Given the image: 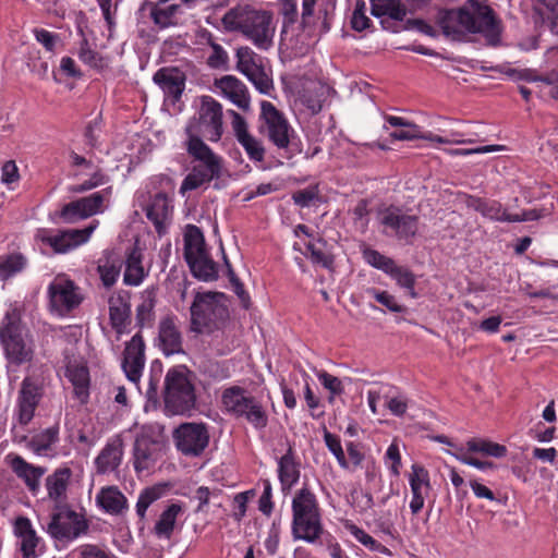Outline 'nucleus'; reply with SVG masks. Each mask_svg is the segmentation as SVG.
Returning <instances> with one entry per match:
<instances>
[{
    "instance_id": "f257e3e1",
    "label": "nucleus",
    "mask_w": 558,
    "mask_h": 558,
    "mask_svg": "<svg viewBox=\"0 0 558 558\" xmlns=\"http://www.w3.org/2000/svg\"><path fill=\"white\" fill-rule=\"evenodd\" d=\"M437 22L442 34L454 41H466L474 34L483 35L492 46L500 41L501 22L487 0H468L457 9L442 10Z\"/></svg>"
},
{
    "instance_id": "f03ea898",
    "label": "nucleus",
    "mask_w": 558,
    "mask_h": 558,
    "mask_svg": "<svg viewBox=\"0 0 558 558\" xmlns=\"http://www.w3.org/2000/svg\"><path fill=\"white\" fill-rule=\"evenodd\" d=\"M221 23L226 31L241 34L259 50L274 45L276 27L269 11L236 5L225 13Z\"/></svg>"
},
{
    "instance_id": "7ed1b4c3",
    "label": "nucleus",
    "mask_w": 558,
    "mask_h": 558,
    "mask_svg": "<svg viewBox=\"0 0 558 558\" xmlns=\"http://www.w3.org/2000/svg\"><path fill=\"white\" fill-rule=\"evenodd\" d=\"M185 149L192 157V168L183 179L180 193L184 195L202 186H207L213 180L222 175L223 160L204 141L185 144Z\"/></svg>"
},
{
    "instance_id": "20e7f679",
    "label": "nucleus",
    "mask_w": 558,
    "mask_h": 558,
    "mask_svg": "<svg viewBox=\"0 0 558 558\" xmlns=\"http://www.w3.org/2000/svg\"><path fill=\"white\" fill-rule=\"evenodd\" d=\"M194 374L185 365L171 367L165 377L163 401L172 414H185L196 405Z\"/></svg>"
},
{
    "instance_id": "39448f33",
    "label": "nucleus",
    "mask_w": 558,
    "mask_h": 558,
    "mask_svg": "<svg viewBox=\"0 0 558 558\" xmlns=\"http://www.w3.org/2000/svg\"><path fill=\"white\" fill-rule=\"evenodd\" d=\"M0 340L10 364L21 366L32 362L34 357V342L27 332H24L20 315L16 311L5 314L0 326Z\"/></svg>"
},
{
    "instance_id": "423d86ee",
    "label": "nucleus",
    "mask_w": 558,
    "mask_h": 558,
    "mask_svg": "<svg viewBox=\"0 0 558 558\" xmlns=\"http://www.w3.org/2000/svg\"><path fill=\"white\" fill-rule=\"evenodd\" d=\"M185 144L206 138L210 142L220 141L223 134L222 107L211 96H202L197 116L185 126Z\"/></svg>"
},
{
    "instance_id": "0eeeda50",
    "label": "nucleus",
    "mask_w": 558,
    "mask_h": 558,
    "mask_svg": "<svg viewBox=\"0 0 558 558\" xmlns=\"http://www.w3.org/2000/svg\"><path fill=\"white\" fill-rule=\"evenodd\" d=\"M220 292H197L190 307L191 329L194 332H211L219 329L229 316L228 307L221 303Z\"/></svg>"
},
{
    "instance_id": "6e6552de",
    "label": "nucleus",
    "mask_w": 558,
    "mask_h": 558,
    "mask_svg": "<svg viewBox=\"0 0 558 558\" xmlns=\"http://www.w3.org/2000/svg\"><path fill=\"white\" fill-rule=\"evenodd\" d=\"M221 402L230 415L244 418L256 429H264L268 425V414L262 402L240 386L225 389Z\"/></svg>"
},
{
    "instance_id": "1a4fd4ad",
    "label": "nucleus",
    "mask_w": 558,
    "mask_h": 558,
    "mask_svg": "<svg viewBox=\"0 0 558 558\" xmlns=\"http://www.w3.org/2000/svg\"><path fill=\"white\" fill-rule=\"evenodd\" d=\"M236 69L247 77L255 88L265 95L274 90L271 70L264 64V58L252 48L242 46L236 49Z\"/></svg>"
},
{
    "instance_id": "9d476101",
    "label": "nucleus",
    "mask_w": 558,
    "mask_h": 558,
    "mask_svg": "<svg viewBox=\"0 0 558 558\" xmlns=\"http://www.w3.org/2000/svg\"><path fill=\"white\" fill-rule=\"evenodd\" d=\"M383 233L399 241L411 243L418 230V217L405 213L401 207L389 206L379 213Z\"/></svg>"
},
{
    "instance_id": "9b49d317",
    "label": "nucleus",
    "mask_w": 558,
    "mask_h": 558,
    "mask_svg": "<svg viewBox=\"0 0 558 558\" xmlns=\"http://www.w3.org/2000/svg\"><path fill=\"white\" fill-rule=\"evenodd\" d=\"M259 119L263 121L260 132H264L269 140L278 149L287 150L290 146V140L294 131L284 118L283 113L280 112L270 101H262L260 104V116Z\"/></svg>"
},
{
    "instance_id": "f8f14e48",
    "label": "nucleus",
    "mask_w": 558,
    "mask_h": 558,
    "mask_svg": "<svg viewBox=\"0 0 558 558\" xmlns=\"http://www.w3.org/2000/svg\"><path fill=\"white\" fill-rule=\"evenodd\" d=\"M56 510L47 526V532L52 538L70 542L87 532L88 523L83 515L63 506Z\"/></svg>"
},
{
    "instance_id": "ddd939ff",
    "label": "nucleus",
    "mask_w": 558,
    "mask_h": 558,
    "mask_svg": "<svg viewBox=\"0 0 558 558\" xmlns=\"http://www.w3.org/2000/svg\"><path fill=\"white\" fill-rule=\"evenodd\" d=\"M173 439L182 454L198 457L209 444V432L205 423H183L174 429Z\"/></svg>"
},
{
    "instance_id": "4468645a",
    "label": "nucleus",
    "mask_w": 558,
    "mask_h": 558,
    "mask_svg": "<svg viewBox=\"0 0 558 558\" xmlns=\"http://www.w3.org/2000/svg\"><path fill=\"white\" fill-rule=\"evenodd\" d=\"M48 296L51 311L61 316L69 314L83 301L74 281L61 276L50 282Z\"/></svg>"
},
{
    "instance_id": "2eb2a0df",
    "label": "nucleus",
    "mask_w": 558,
    "mask_h": 558,
    "mask_svg": "<svg viewBox=\"0 0 558 558\" xmlns=\"http://www.w3.org/2000/svg\"><path fill=\"white\" fill-rule=\"evenodd\" d=\"M465 205L468 208L478 211L482 216L496 221L521 222L539 218L535 209L523 210L521 214H507L499 202L473 195L465 196Z\"/></svg>"
},
{
    "instance_id": "dca6fc26",
    "label": "nucleus",
    "mask_w": 558,
    "mask_h": 558,
    "mask_svg": "<svg viewBox=\"0 0 558 558\" xmlns=\"http://www.w3.org/2000/svg\"><path fill=\"white\" fill-rule=\"evenodd\" d=\"M43 397V384L37 378L26 376L21 383L16 399V416L21 425L31 423Z\"/></svg>"
},
{
    "instance_id": "f3484780",
    "label": "nucleus",
    "mask_w": 558,
    "mask_h": 558,
    "mask_svg": "<svg viewBox=\"0 0 558 558\" xmlns=\"http://www.w3.org/2000/svg\"><path fill=\"white\" fill-rule=\"evenodd\" d=\"M163 442L149 430L143 429L135 438L133 446L134 469L137 473L147 471L160 458Z\"/></svg>"
},
{
    "instance_id": "a211bd4d",
    "label": "nucleus",
    "mask_w": 558,
    "mask_h": 558,
    "mask_svg": "<svg viewBox=\"0 0 558 558\" xmlns=\"http://www.w3.org/2000/svg\"><path fill=\"white\" fill-rule=\"evenodd\" d=\"M97 221H94L84 229H69L60 231L57 234L45 236L43 242L51 246L53 252L57 254L68 253L86 243L97 228Z\"/></svg>"
},
{
    "instance_id": "6ab92c4d",
    "label": "nucleus",
    "mask_w": 558,
    "mask_h": 558,
    "mask_svg": "<svg viewBox=\"0 0 558 558\" xmlns=\"http://www.w3.org/2000/svg\"><path fill=\"white\" fill-rule=\"evenodd\" d=\"M5 460L12 472L23 481L27 489L36 496L40 489V478L46 474L47 468L34 465L19 454L10 453Z\"/></svg>"
},
{
    "instance_id": "aec40b11",
    "label": "nucleus",
    "mask_w": 558,
    "mask_h": 558,
    "mask_svg": "<svg viewBox=\"0 0 558 558\" xmlns=\"http://www.w3.org/2000/svg\"><path fill=\"white\" fill-rule=\"evenodd\" d=\"M145 365V343L140 332L126 343L123 352L122 367L126 377L137 383Z\"/></svg>"
},
{
    "instance_id": "412c9836",
    "label": "nucleus",
    "mask_w": 558,
    "mask_h": 558,
    "mask_svg": "<svg viewBox=\"0 0 558 558\" xmlns=\"http://www.w3.org/2000/svg\"><path fill=\"white\" fill-rule=\"evenodd\" d=\"M286 452L277 460L278 478L282 490L291 489L300 480L301 462L296 457L294 445L286 438Z\"/></svg>"
},
{
    "instance_id": "4be33fe9",
    "label": "nucleus",
    "mask_w": 558,
    "mask_h": 558,
    "mask_svg": "<svg viewBox=\"0 0 558 558\" xmlns=\"http://www.w3.org/2000/svg\"><path fill=\"white\" fill-rule=\"evenodd\" d=\"M147 219L154 225L158 234L166 230L167 222L173 213L172 199L165 192L155 194L145 208Z\"/></svg>"
},
{
    "instance_id": "5701e85b",
    "label": "nucleus",
    "mask_w": 558,
    "mask_h": 558,
    "mask_svg": "<svg viewBox=\"0 0 558 558\" xmlns=\"http://www.w3.org/2000/svg\"><path fill=\"white\" fill-rule=\"evenodd\" d=\"M153 81L158 85L167 97L178 101L185 87V75L178 68H161L153 76Z\"/></svg>"
},
{
    "instance_id": "b1692460",
    "label": "nucleus",
    "mask_w": 558,
    "mask_h": 558,
    "mask_svg": "<svg viewBox=\"0 0 558 558\" xmlns=\"http://www.w3.org/2000/svg\"><path fill=\"white\" fill-rule=\"evenodd\" d=\"M72 476L70 468H59L45 480L48 498L54 502V509H59L66 500V490Z\"/></svg>"
},
{
    "instance_id": "393cba45",
    "label": "nucleus",
    "mask_w": 558,
    "mask_h": 558,
    "mask_svg": "<svg viewBox=\"0 0 558 558\" xmlns=\"http://www.w3.org/2000/svg\"><path fill=\"white\" fill-rule=\"evenodd\" d=\"M123 457V440L118 435L109 439L95 459L98 473L105 474L119 468Z\"/></svg>"
},
{
    "instance_id": "a878e982",
    "label": "nucleus",
    "mask_w": 558,
    "mask_h": 558,
    "mask_svg": "<svg viewBox=\"0 0 558 558\" xmlns=\"http://www.w3.org/2000/svg\"><path fill=\"white\" fill-rule=\"evenodd\" d=\"M158 339L159 347L165 355L169 356L183 352L182 335L173 317L167 316L160 320Z\"/></svg>"
},
{
    "instance_id": "bb28decb",
    "label": "nucleus",
    "mask_w": 558,
    "mask_h": 558,
    "mask_svg": "<svg viewBox=\"0 0 558 558\" xmlns=\"http://www.w3.org/2000/svg\"><path fill=\"white\" fill-rule=\"evenodd\" d=\"M291 530L294 539H301L306 543L314 544L324 534L322 515L314 514L311 517L292 519Z\"/></svg>"
},
{
    "instance_id": "cd10ccee",
    "label": "nucleus",
    "mask_w": 558,
    "mask_h": 558,
    "mask_svg": "<svg viewBox=\"0 0 558 558\" xmlns=\"http://www.w3.org/2000/svg\"><path fill=\"white\" fill-rule=\"evenodd\" d=\"M216 87L242 110L250 108L248 90L243 82L232 75H225L216 80Z\"/></svg>"
},
{
    "instance_id": "c85d7f7f",
    "label": "nucleus",
    "mask_w": 558,
    "mask_h": 558,
    "mask_svg": "<svg viewBox=\"0 0 558 558\" xmlns=\"http://www.w3.org/2000/svg\"><path fill=\"white\" fill-rule=\"evenodd\" d=\"M65 377L74 387V395L82 404L89 398V371L83 363H76L69 360L65 364Z\"/></svg>"
},
{
    "instance_id": "c756f323",
    "label": "nucleus",
    "mask_w": 558,
    "mask_h": 558,
    "mask_svg": "<svg viewBox=\"0 0 558 558\" xmlns=\"http://www.w3.org/2000/svg\"><path fill=\"white\" fill-rule=\"evenodd\" d=\"M124 264L122 257L111 250H106L98 260L97 271L106 288H111L118 280Z\"/></svg>"
},
{
    "instance_id": "7c9ffc66",
    "label": "nucleus",
    "mask_w": 558,
    "mask_h": 558,
    "mask_svg": "<svg viewBox=\"0 0 558 558\" xmlns=\"http://www.w3.org/2000/svg\"><path fill=\"white\" fill-rule=\"evenodd\" d=\"M14 533L21 538V551L24 558H36V547L39 537L33 529L32 522L26 517H19L14 522Z\"/></svg>"
},
{
    "instance_id": "2f4dec72",
    "label": "nucleus",
    "mask_w": 558,
    "mask_h": 558,
    "mask_svg": "<svg viewBox=\"0 0 558 558\" xmlns=\"http://www.w3.org/2000/svg\"><path fill=\"white\" fill-rule=\"evenodd\" d=\"M60 427L54 424L35 434L28 441L27 448L37 456H54V446L60 440Z\"/></svg>"
},
{
    "instance_id": "473e14b6",
    "label": "nucleus",
    "mask_w": 558,
    "mask_h": 558,
    "mask_svg": "<svg viewBox=\"0 0 558 558\" xmlns=\"http://www.w3.org/2000/svg\"><path fill=\"white\" fill-rule=\"evenodd\" d=\"M109 319L111 327L119 333L123 331L131 316L129 296L121 292L109 298Z\"/></svg>"
},
{
    "instance_id": "72a5a7b5",
    "label": "nucleus",
    "mask_w": 558,
    "mask_h": 558,
    "mask_svg": "<svg viewBox=\"0 0 558 558\" xmlns=\"http://www.w3.org/2000/svg\"><path fill=\"white\" fill-rule=\"evenodd\" d=\"M182 513V506L179 504H170L159 515L156 521L153 533L158 539H171L177 526L179 514Z\"/></svg>"
},
{
    "instance_id": "f704fd0d",
    "label": "nucleus",
    "mask_w": 558,
    "mask_h": 558,
    "mask_svg": "<svg viewBox=\"0 0 558 558\" xmlns=\"http://www.w3.org/2000/svg\"><path fill=\"white\" fill-rule=\"evenodd\" d=\"M314 514H320L317 498L307 487H303L292 499V519Z\"/></svg>"
},
{
    "instance_id": "c9c22d12",
    "label": "nucleus",
    "mask_w": 558,
    "mask_h": 558,
    "mask_svg": "<svg viewBox=\"0 0 558 558\" xmlns=\"http://www.w3.org/2000/svg\"><path fill=\"white\" fill-rule=\"evenodd\" d=\"M183 241L185 262L207 253L204 234L197 226L187 225Z\"/></svg>"
},
{
    "instance_id": "e433bc0d",
    "label": "nucleus",
    "mask_w": 558,
    "mask_h": 558,
    "mask_svg": "<svg viewBox=\"0 0 558 558\" xmlns=\"http://www.w3.org/2000/svg\"><path fill=\"white\" fill-rule=\"evenodd\" d=\"M147 272L142 265V253L137 248H133L125 260V270L123 275V282L126 286H140Z\"/></svg>"
},
{
    "instance_id": "4c0bfd02",
    "label": "nucleus",
    "mask_w": 558,
    "mask_h": 558,
    "mask_svg": "<svg viewBox=\"0 0 558 558\" xmlns=\"http://www.w3.org/2000/svg\"><path fill=\"white\" fill-rule=\"evenodd\" d=\"M97 505L106 512L119 514L126 508L125 496L116 487L102 488L96 497Z\"/></svg>"
},
{
    "instance_id": "58836bf2",
    "label": "nucleus",
    "mask_w": 558,
    "mask_h": 558,
    "mask_svg": "<svg viewBox=\"0 0 558 558\" xmlns=\"http://www.w3.org/2000/svg\"><path fill=\"white\" fill-rule=\"evenodd\" d=\"M192 275L202 281H213L218 278L217 264L210 258L208 252L186 262Z\"/></svg>"
},
{
    "instance_id": "ea45409f",
    "label": "nucleus",
    "mask_w": 558,
    "mask_h": 558,
    "mask_svg": "<svg viewBox=\"0 0 558 558\" xmlns=\"http://www.w3.org/2000/svg\"><path fill=\"white\" fill-rule=\"evenodd\" d=\"M27 266V258L20 252L0 255V280L8 281L21 274Z\"/></svg>"
},
{
    "instance_id": "a19ab883",
    "label": "nucleus",
    "mask_w": 558,
    "mask_h": 558,
    "mask_svg": "<svg viewBox=\"0 0 558 558\" xmlns=\"http://www.w3.org/2000/svg\"><path fill=\"white\" fill-rule=\"evenodd\" d=\"M393 280H396L397 284L407 290V293L412 298H417V293L415 292V283L416 278L415 275L407 267L398 266L396 263L387 272Z\"/></svg>"
},
{
    "instance_id": "79ce46f5",
    "label": "nucleus",
    "mask_w": 558,
    "mask_h": 558,
    "mask_svg": "<svg viewBox=\"0 0 558 558\" xmlns=\"http://www.w3.org/2000/svg\"><path fill=\"white\" fill-rule=\"evenodd\" d=\"M111 191H112V187L108 186V187L104 189L102 191L95 192L88 196L80 198L78 201H80L81 207L84 211V215H86V217L88 218L98 213H101L104 203L111 195Z\"/></svg>"
},
{
    "instance_id": "37998d69",
    "label": "nucleus",
    "mask_w": 558,
    "mask_h": 558,
    "mask_svg": "<svg viewBox=\"0 0 558 558\" xmlns=\"http://www.w3.org/2000/svg\"><path fill=\"white\" fill-rule=\"evenodd\" d=\"M179 9L180 5L178 4L166 5V1H160L157 4H151L150 16L156 25L165 28L174 24L173 17Z\"/></svg>"
},
{
    "instance_id": "c03bdc74",
    "label": "nucleus",
    "mask_w": 558,
    "mask_h": 558,
    "mask_svg": "<svg viewBox=\"0 0 558 558\" xmlns=\"http://www.w3.org/2000/svg\"><path fill=\"white\" fill-rule=\"evenodd\" d=\"M156 305V293L154 290H146L143 302L136 308V324L141 328L150 326L154 320V307Z\"/></svg>"
},
{
    "instance_id": "a18cd8bd",
    "label": "nucleus",
    "mask_w": 558,
    "mask_h": 558,
    "mask_svg": "<svg viewBox=\"0 0 558 558\" xmlns=\"http://www.w3.org/2000/svg\"><path fill=\"white\" fill-rule=\"evenodd\" d=\"M466 447L471 452H481L495 458H502L507 454L506 446L482 438H472L468 440Z\"/></svg>"
},
{
    "instance_id": "49530a36",
    "label": "nucleus",
    "mask_w": 558,
    "mask_h": 558,
    "mask_svg": "<svg viewBox=\"0 0 558 558\" xmlns=\"http://www.w3.org/2000/svg\"><path fill=\"white\" fill-rule=\"evenodd\" d=\"M320 246H317L313 242L306 244V248L310 252V259L313 264L319 265L323 268L331 269L333 266V256L326 251L327 242L323 239L318 240Z\"/></svg>"
},
{
    "instance_id": "de8ad7c7",
    "label": "nucleus",
    "mask_w": 558,
    "mask_h": 558,
    "mask_svg": "<svg viewBox=\"0 0 558 558\" xmlns=\"http://www.w3.org/2000/svg\"><path fill=\"white\" fill-rule=\"evenodd\" d=\"M78 58L83 63L98 71H101L108 66L107 60L97 51L93 50L86 39H84L81 44Z\"/></svg>"
},
{
    "instance_id": "09e8293b",
    "label": "nucleus",
    "mask_w": 558,
    "mask_h": 558,
    "mask_svg": "<svg viewBox=\"0 0 558 558\" xmlns=\"http://www.w3.org/2000/svg\"><path fill=\"white\" fill-rule=\"evenodd\" d=\"M204 38H206L207 44L213 50L207 59V64L213 69H220L226 66L229 60L227 51L222 48L221 45L215 41L211 33L206 32Z\"/></svg>"
},
{
    "instance_id": "8fccbe9b",
    "label": "nucleus",
    "mask_w": 558,
    "mask_h": 558,
    "mask_svg": "<svg viewBox=\"0 0 558 558\" xmlns=\"http://www.w3.org/2000/svg\"><path fill=\"white\" fill-rule=\"evenodd\" d=\"M240 145L244 148L248 158L255 162H262L265 158V147L258 138L252 134L238 140Z\"/></svg>"
},
{
    "instance_id": "3c124183",
    "label": "nucleus",
    "mask_w": 558,
    "mask_h": 558,
    "mask_svg": "<svg viewBox=\"0 0 558 558\" xmlns=\"http://www.w3.org/2000/svg\"><path fill=\"white\" fill-rule=\"evenodd\" d=\"M367 294L373 296L379 304L392 313H403L407 311V307L399 304L397 299L387 291L371 288L367 290Z\"/></svg>"
},
{
    "instance_id": "603ef678",
    "label": "nucleus",
    "mask_w": 558,
    "mask_h": 558,
    "mask_svg": "<svg viewBox=\"0 0 558 558\" xmlns=\"http://www.w3.org/2000/svg\"><path fill=\"white\" fill-rule=\"evenodd\" d=\"M363 257L367 264L374 268L383 270L385 274L393 266L395 260L374 248H365L363 251Z\"/></svg>"
},
{
    "instance_id": "864d4df0",
    "label": "nucleus",
    "mask_w": 558,
    "mask_h": 558,
    "mask_svg": "<svg viewBox=\"0 0 558 558\" xmlns=\"http://www.w3.org/2000/svg\"><path fill=\"white\" fill-rule=\"evenodd\" d=\"M324 440H325V444H326L327 448L329 449V451L337 459L339 465L341 468H343V469H348L349 468V463H348V461L345 459V454H344V451L342 449L339 436H337V435L328 432L327 429H325V432H324Z\"/></svg>"
},
{
    "instance_id": "5fc2aeb1",
    "label": "nucleus",
    "mask_w": 558,
    "mask_h": 558,
    "mask_svg": "<svg viewBox=\"0 0 558 558\" xmlns=\"http://www.w3.org/2000/svg\"><path fill=\"white\" fill-rule=\"evenodd\" d=\"M539 14L547 21L550 31L558 35V0H541Z\"/></svg>"
},
{
    "instance_id": "6e6d98bb",
    "label": "nucleus",
    "mask_w": 558,
    "mask_h": 558,
    "mask_svg": "<svg viewBox=\"0 0 558 558\" xmlns=\"http://www.w3.org/2000/svg\"><path fill=\"white\" fill-rule=\"evenodd\" d=\"M160 497V492L155 487H149L144 489L137 499L136 502V513L141 521H143L146 517V511L149 506L155 502Z\"/></svg>"
},
{
    "instance_id": "4d7b16f0",
    "label": "nucleus",
    "mask_w": 558,
    "mask_h": 558,
    "mask_svg": "<svg viewBox=\"0 0 558 558\" xmlns=\"http://www.w3.org/2000/svg\"><path fill=\"white\" fill-rule=\"evenodd\" d=\"M59 216L66 223H74L81 219L87 218L86 215H84L78 199L65 204L60 210Z\"/></svg>"
},
{
    "instance_id": "13d9d810",
    "label": "nucleus",
    "mask_w": 558,
    "mask_h": 558,
    "mask_svg": "<svg viewBox=\"0 0 558 558\" xmlns=\"http://www.w3.org/2000/svg\"><path fill=\"white\" fill-rule=\"evenodd\" d=\"M410 487L430 488L429 473L420 464H413L409 476Z\"/></svg>"
},
{
    "instance_id": "bf43d9fd",
    "label": "nucleus",
    "mask_w": 558,
    "mask_h": 558,
    "mask_svg": "<svg viewBox=\"0 0 558 558\" xmlns=\"http://www.w3.org/2000/svg\"><path fill=\"white\" fill-rule=\"evenodd\" d=\"M319 192L317 186H310L299 190L292 194V199L295 205L304 208L310 207L314 201H318Z\"/></svg>"
},
{
    "instance_id": "052dcab7",
    "label": "nucleus",
    "mask_w": 558,
    "mask_h": 558,
    "mask_svg": "<svg viewBox=\"0 0 558 558\" xmlns=\"http://www.w3.org/2000/svg\"><path fill=\"white\" fill-rule=\"evenodd\" d=\"M352 505L360 511L366 512L374 505L373 496L362 489H353L350 494Z\"/></svg>"
},
{
    "instance_id": "680f3d73",
    "label": "nucleus",
    "mask_w": 558,
    "mask_h": 558,
    "mask_svg": "<svg viewBox=\"0 0 558 558\" xmlns=\"http://www.w3.org/2000/svg\"><path fill=\"white\" fill-rule=\"evenodd\" d=\"M317 376H318V380L324 386V388L329 390V392L332 396H340L343 393L344 388H343L342 381L338 377H336L325 371L320 372Z\"/></svg>"
},
{
    "instance_id": "e2e57ef3",
    "label": "nucleus",
    "mask_w": 558,
    "mask_h": 558,
    "mask_svg": "<svg viewBox=\"0 0 558 558\" xmlns=\"http://www.w3.org/2000/svg\"><path fill=\"white\" fill-rule=\"evenodd\" d=\"M251 495H254L253 490L242 492L234 496L233 504L235 506V510L232 517L236 522H241L242 519L245 517L247 502Z\"/></svg>"
},
{
    "instance_id": "0e129e2a",
    "label": "nucleus",
    "mask_w": 558,
    "mask_h": 558,
    "mask_svg": "<svg viewBox=\"0 0 558 558\" xmlns=\"http://www.w3.org/2000/svg\"><path fill=\"white\" fill-rule=\"evenodd\" d=\"M281 14L283 27H289L298 21L299 12L295 0H281Z\"/></svg>"
},
{
    "instance_id": "69168bd1",
    "label": "nucleus",
    "mask_w": 558,
    "mask_h": 558,
    "mask_svg": "<svg viewBox=\"0 0 558 558\" xmlns=\"http://www.w3.org/2000/svg\"><path fill=\"white\" fill-rule=\"evenodd\" d=\"M20 171L14 160H8L1 168V182L10 185L20 181Z\"/></svg>"
},
{
    "instance_id": "338daca9",
    "label": "nucleus",
    "mask_w": 558,
    "mask_h": 558,
    "mask_svg": "<svg viewBox=\"0 0 558 558\" xmlns=\"http://www.w3.org/2000/svg\"><path fill=\"white\" fill-rule=\"evenodd\" d=\"M35 38L38 43H40L45 49L49 52H53L56 48V44L59 39L57 34H53L44 28H35L34 29Z\"/></svg>"
},
{
    "instance_id": "774afa93",
    "label": "nucleus",
    "mask_w": 558,
    "mask_h": 558,
    "mask_svg": "<svg viewBox=\"0 0 558 558\" xmlns=\"http://www.w3.org/2000/svg\"><path fill=\"white\" fill-rule=\"evenodd\" d=\"M82 558H118L111 553H108L97 545L86 544L81 547Z\"/></svg>"
}]
</instances>
